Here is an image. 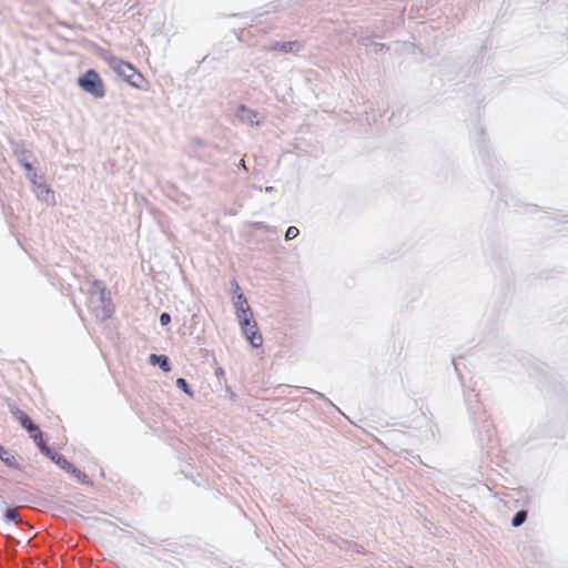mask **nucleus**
<instances>
[{"label":"nucleus","instance_id":"nucleus-1","mask_svg":"<svg viewBox=\"0 0 568 568\" xmlns=\"http://www.w3.org/2000/svg\"><path fill=\"white\" fill-rule=\"evenodd\" d=\"M90 293V303H98L99 305L94 307L95 316L100 321H105L111 317L112 307L110 304V300L106 294L105 285L102 281H94L89 291Z\"/></svg>","mask_w":568,"mask_h":568},{"label":"nucleus","instance_id":"nucleus-2","mask_svg":"<svg viewBox=\"0 0 568 568\" xmlns=\"http://www.w3.org/2000/svg\"><path fill=\"white\" fill-rule=\"evenodd\" d=\"M106 61L110 68L130 85L134 88L140 87L139 81L142 80V74L132 64L115 57H109Z\"/></svg>","mask_w":568,"mask_h":568},{"label":"nucleus","instance_id":"nucleus-3","mask_svg":"<svg viewBox=\"0 0 568 568\" xmlns=\"http://www.w3.org/2000/svg\"><path fill=\"white\" fill-rule=\"evenodd\" d=\"M79 87L87 93L91 94L94 98L101 99L105 94L104 84L99 75V73L94 70H88L83 75L78 78Z\"/></svg>","mask_w":568,"mask_h":568},{"label":"nucleus","instance_id":"nucleus-4","mask_svg":"<svg viewBox=\"0 0 568 568\" xmlns=\"http://www.w3.org/2000/svg\"><path fill=\"white\" fill-rule=\"evenodd\" d=\"M27 179L33 186V191L39 201L44 202L47 205L55 204L54 192L47 185L43 175H38V173L26 174Z\"/></svg>","mask_w":568,"mask_h":568},{"label":"nucleus","instance_id":"nucleus-5","mask_svg":"<svg viewBox=\"0 0 568 568\" xmlns=\"http://www.w3.org/2000/svg\"><path fill=\"white\" fill-rule=\"evenodd\" d=\"M234 115L239 121L247 125H260L263 120L262 114L244 104L236 106Z\"/></svg>","mask_w":568,"mask_h":568},{"label":"nucleus","instance_id":"nucleus-6","mask_svg":"<svg viewBox=\"0 0 568 568\" xmlns=\"http://www.w3.org/2000/svg\"><path fill=\"white\" fill-rule=\"evenodd\" d=\"M8 407L13 417L20 422L21 426L29 433L38 432V426L30 419V417L21 410L13 402H8Z\"/></svg>","mask_w":568,"mask_h":568},{"label":"nucleus","instance_id":"nucleus-7","mask_svg":"<svg viewBox=\"0 0 568 568\" xmlns=\"http://www.w3.org/2000/svg\"><path fill=\"white\" fill-rule=\"evenodd\" d=\"M242 332L245 335L246 339L253 347H260L263 343L262 335L258 333L257 325L255 321L250 322V325H241Z\"/></svg>","mask_w":568,"mask_h":568},{"label":"nucleus","instance_id":"nucleus-8","mask_svg":"<svg viewBox=\"0 0 568 568\" xmlns=\"http://www.w3.org/2000/svg\"><path fill=\"white\" fill-rule=\"evenodd\" d=\"M0 459L9 467L14 468L17 470L21 469V465L17 460V458L11 455L2 445H0Z\"/></svg>","mask_w":568,"mask_h":568},{"label":"nucleus","instance_id":"nucleus-9","mask_svg":"<svg viewBox=\"0 0 568 568\" xmlns=\"http://www.w3.org/2000/svg\"><path fill=\"white\" fill-rule=\"evenodd\" d=\"M13 153L19 164L31 162L34 160L33 154L27 149H24L23 144H17V148L13 150Z\"/></svg>","mask_w":568,"mask_h":568},{"label":"nucleus","instance_id":"nucleus-10","mask_svg":"<svg viewBox=\"0 0 568 568\" xmlns=\"http://www.w3.org/2000/svg\"><path fill=\"white\" fill-rule=\"evenodd\" d=\"M150 363L152 365H159L160 368L168 373L171 371V364H170V361L168 358V356L165 355H156V354H151L150 355Z\"/></svg>","mask_w":568,"mask_h":568},{"label":"nucleus","instance_id":"nucleus-11","mask_svg":"<svg viewBox=\"0 0 568 568\" xmlns=\"http://www.w3.org/2000/svg\"><path fill=\"white\" fill-rule=\"evenodd\" d=\"M42 454L45 455L47 457H49L59 467H61L62 463L65 462V459H67L62 455H60L57 452L52 450L50 447H43L42 448Z\"/></svg>","mask_w":568,"mask_h":568},{"label":"nucleus","instance_id":"nucleus-12","mask_svg":"<svg viewBox=\"0 0 568 568\" xmlns=\"http://www.w3.org/2000/svg\"><path fill=\"white\" fill-rule=\"evenodd\" d=\"M240 325H250V322H253V314L251 307L248 310H243L240 312H236Z\"/></svg>","mask_w":568,"mask_h":568},{"label":"nucleus","instance_id":"nucleus-13","mask_svg":"<svg viewBox=\"0 0 568 568\" xmlns=\"http://www.w3.org/2000/svg\"><path fill=\"white\" fill-rule=\"evenodd\" d=\"M233 304L236 312L248 310L250 307L247 300L243 293H239L236 296H234Z\"/></svg>","mask_w":568,"mask_h":568},{"label":"nucleus","instance_id":"nucleus-14","mask_svg":"<svg viewBox=\"0 0 568 568\" xmlns=\"http://www.w3.org/2000/svg\"><path fill=\"white\" fill-rule=\"evenodd\" d=\"M527 520V511L526 510H518L513 519H511V525L514 527H519L521 526L525 521Z\"/></svg>","mask_w":568,"mask_h":568},{"label":"nucleus","instance_id":"nucleus-15","mask_svg":"<svg viewBox=\"0 0 568 568\" xmlns=\"http://www.w3.org/2000/svg\"><path fill=\"white\" fill-rule=\"evenodd\" d=\"M176 386H178L180 389H182L185 394H187V395H190V396H192V395H193L192 389L190 388V386H189L187 382H186L184 378L179 377V378L176 379Z\"/></svg>","mask_w":568,"mask_h":568},{"label":"nucleus","instance_id":"nucleus-16","mask_svg":"<svg viewBox=\"0 0 568 568\" xmlns=\"http://www.w3.org/2000/svg\"><path fill=\"white\" fill-rule=\"evenodd\" d=\"M31 434H32V438H33L34 443L37 444V446L40 448L41 452H42L43 447H48L45 445V443L43 442L42 433L39 429H38V432H33Z\"/></svg>","mask_w":568,"mask_h":568},{"label":"nucleus","instance_id":"nucleus-17","mask_svg":"<svg viewBox=\"0 0 568 568\" xmlns=\"http://www.w3.org/2000/svg\"><path fill=\"white\" fill-rule=\"evenodd\" d=\"M4 518L8 521H17L18 520V513L13 508H8L6 510Z\"/></svg>","mask_w":568,"mask_h":568},{"label":"nucleus","instance_id":"nucleus-18","mask_svg":"<svg viewBox=\"0 0 568 568\" xmlns=\"http://www.w3.org/2000/svg\"><path fill=\"white\" fill-rule=\"evenodd\" d=\"M300 231L297 227L295 226H290L287 230H286V233H285V239L286 240H293L295 239L297 235H298Z\"/></svg>","mask_w":568,"mask_h":568},{"label":"nucleus","instance_id":"nucleus-19","mask_svg":"<svg viewBox=\"0 0 568 568\" xmlns=\"http://www.w3.org/2000/svg\"><path fill=\"white\" fill-rule=\"evenodd\" d=\"M61 468L71 474H74L75 471H78V468L67 459H65V462L62 463Z\"/></svg>","mask_w":568,"mask_h":568},{"label":"nucleus","instance_id":"nucleus-20","mask_svg":"<svg viewBox=\"0 0 568 568\" xmlns=\"http://www.w3.org/2000/svg\"><path fill=\"white\" fill-rule=\"evenodd\" d=\"M73 475L75 476V478H77L79 481H81V483H83V484H89V483H90L88 475H85L84 473H82L80 469H78V471H75Z\"/></svg>","mask_w":568,"mask_h":568},{"label":"nucleus","instance_id":"nucleus-21","mask_svg":"<svg viewBox=\"0 0 568 568\" xmlns=\"http://www.w3.org/2000/svg\"><path fill=\"white\" fill-rule=\"evenodd\" d=\"M32 162H26V163H21L20 165L27 171L26 174H30L32 176V173H37L34 170H33V165H32Z\"/></svg>","mask_w":568,"mask_h":568},{"label":"nucleus","instance_id":"nucleus-22","mask_svg":"<svg viewBox=\"0 0 568 568\" xmlns=\"http://www.w3.org/2000/svg\"><path fill=\"white\" fill-rule=\"evenodd\" d=\"M171 322V315L169 313H162L160 315V324L165 326Z\"/></svg>","mask_w":568,"mask_h":568},{"label":"nucleus","instance_id":"nucleus-23","mask_svg":"<svg viewBox=\"0 0 568 568\" xmlns=\"http://www.w3.org/2000/svg\"><path fill=\"white\" fill-rule=\"evenodd\" d=\"M231 284H232L233 293L236 296L239 293H241L240 286L235 280H233Z\"/></svg>","mask_w":568,"mask_h":568},{"label":"nucleus","instance_id":"nucleus-24","mask_svg":"<svg viewBox=\"0 0 568 568\" xmlns=\"http://www.w3.org/2000/svg\"><path fill=\"white\" fill-rule=\"evenodd\" d=\"M310 392L316 394L320 398L328 402V399L324 396V394L315 392L314 389H310Z\"/></svg>","mask_w":568,"mask_h":568},{"label":"nucleus","instance_id":"nucleus-25","mask_svg":"<svg viewBox=\"0 0 568 568\" xmlns=\"http://www.w3.org/2000/svg\"><path fill=\"white\" fill-rule=\"evenodd\" d=\"M282 48H283V50H285V51H288V50H291V49H292V43H285V44H283V47H282Z\"/></svg>","mask_w":568,"mask_h":568},{"label":"nucleus","instance_id":"nucleus-26","mask_svg":"<svg viewBox=\"0 0 568 568\" xmlns=\"http://www.w3.org/2000/svg\"><path fill=\"white\" fill-rule=\"evenodd\" d=\"M265 191H266V192H273V191H274V187H273V186H266V187H265Z\"/></svg>","mask_w":568,"mask_h":568},{"label":"nucleus","instance_id":"nucleus-27","mask_svg":"<svg viewBox=\"0 0 568 568\" xmlns=\"http://www.w3.org/2000/svg\"><path fill=\"white\" fill-rule=\"evenodd\" d=\"M240 164H241L244 169H246V168H245V161H244L243 159L240 161Z\"/></svg>","mask_w":568,"mask_h":568}]
</instances>
